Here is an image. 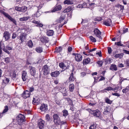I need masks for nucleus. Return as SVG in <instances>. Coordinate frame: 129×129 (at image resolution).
Masks as SVG:
<instances>
[{"label": "nucleus", "instance_id": "6ab92c4d", "mask_svg": "<svg viewBox=\"0 0 129 129\" xmlns=\"http://www.w3.org/2000/svg\"><path fill=\"white\" fill-rule=\"evenodd\" d=\"M93 113L94 116L96 117H99L100 115V112L98 110L94 111L93 112Z\"/></svg>", "mask_w": 129, "mask_h": 129}, {"label": "nucleus", "instance_id": "cd10ccee", "mask_svg": "<svg viewBox=\"0 0 129 129\" xmlns=\"http://www.w3.org/2000/svg\"><path fill=\"white\" fill-rule=\"evenodd\" d=\"M27 45L29 47H31L33 46V44L32 41L30 40L28 41Z\"/></svg>", "mask_w": 129, "mask_h": 129}, {"label": "nucleus", "instance_id": "3c124183", "mask_svg": "<svg viewBox=\"0 0 129 129\" xmlns=\"http://www.w3.org/2000/svg\"><path fill=\"white\" fill-rule=\"evenodd\" d=\"M85 5H86V6H84L83 5H79L78 6V8H86L87 6V5L86 4H85Z\"/></svg>", "mask_w": 129, "mask_h": 129}, {"label": "nucleus", "instance_id": "f257e3e1", "mask_svg": "<svg viewBox=\"0 0 129 129\" xmlns=\"http://www.w3.org/2000/svg\"><path fill=\"white\" fill-rule=\"evenodd\" d=\"M0 12L2 14H3L7 18L11 21L13 23L15 24H16V20L14 18H12L9 14L5 12L2 10H0Z\"/></svg>", "mask_w": 129, "mask_h": 129}, {"label": "nucleus", "instance_id": "473e14b6", "mask_svg": "<svg viewBox=\"0 0 129 129\" xmlns=\"http://www.w3.org/2000/svg\"><path fill=\"white\" fill-rule=\"evenodd\" d=\"M115 45H117V46H120L123 47L125 46H124L123 45V44H122L121 43L120 41L117 42H115Z\"/></svg>", "mask_w": 129, "mask_h": 129}, {"label": "nucleus", "instance_id": "c756f323", "mask_svg": "<svg viewBox=\"0 0 129 129\" xmlns=\"http://www.w3.org/2000/svg\"><path fill=\"white\" fill-rule=\"evenodd\" d=\"M27 8L26 7L24 6L21 7V12H25L27 10Z\"/></svg>", "mask_w": 129, "mask_h": 129}, {"label": "nucleus", "instance_id": "680f3d73", "mask_svg": "<svg viewBox=\"0 0 129 129\" xmlns=\"http://www.w3.org/2000/svg\"><path fill=\"white\" fill-rule=\"evenodd\" d=\"M112 94L113 95L116 96H120V95L117 93H112Z\"/></svg>", "mask_w": 129, "mask_h": 129}, {"label": "nucleus", "instance_id": "e2e57ef3", "mask_svg": "<svg viewBox=\"0 0 129 129\" xmlns=\"http://www.w3.org/2000/svg\"><path fill=\"white\" fill-rule=\"evenodd\" d=\"M34 90V88L32 87H30L29 88V91L30 92H32Z\"/></svg>", "mask_w": 129, "mask_h": 129}, {"label": "nucleus", "instance_id": "2eb2a0df", "mask_svg": "<svg viewBox=\"0 0 129 129\" xmlns=\"http://www.w3.org/2000/svg\"><path fill=\"white\" fill-rule=\"evenodd\" d=\"M75 59L76 61H80L82 60V56L79 54H77V55L75 57Z\"/></svg>", "mask_w": 129, "mask_h": 129}, {"label": "nucleus", "instance_id": "13d9d810", "mask_svg": "<svg viewBox=\"0 0 129 129\" xmlns=\"http://www.w3.org/2000/svg\"><path fill=\"white\" fill-rule=\"evenodd\" d=\"M96 48H94L91 49L89 50V51H88V52H92L93 51H95L96 50Z\"/></svg>", "mask_w": 129, "mask_h": 129}, {"label": "nucleus", "instance_id": "72a5a7b5", "mask_svg": "<svg viewBox=\"0 0 129 129\" xmlns=\"http://www.w3.org/2000/svg\"><path fill=\"white\" fill-rule=\"evenodd\" d=\"M105 101L108 104H111L112 103V101L110 100L108 98L105 99Z\"/></svg>", "mask_w": 129, "mask_h": 129}, {"label": "nucleus", "instance_id": "dca6fc26", "mask_svg": "<svg viewBox=\"0 0 129 129\" xmlns=\"http://www.w3.org/2000/svg\"><path fill=\"white\" fill-rule=\"evenodd\" d=\"M2 49L5 52L7 53L8 54H9L10 53V52L9 51L7 50V49L10 50H12V48L8 46H6V48L4 47L3 48H2Z\"/></svg>", "mask_w": 129, "mask_h": 129}, {"label": "nucleus", "instance_id": "58836bf2", "mask_svg": "<svg viewBox=\"0 0 129 129\" xmlns=\"http://www.w3.org/2000/svg\"><path fill=\"white\" fill-rule=\"evenodd\" d=\"M10 61V58L9 57H6L5 59V61L6 63H8Z\"/></svg>", "mask_w": 129, "mask_h": 129}, {"label": "nucleus", "instance_id": "a878e982", "mask_svg": "<svg viewBox=\"0 0 129 129\" xmlns=\"http://www.w3.org/2000/svg\"><path fill=\"white\" fill-rule=\"evenodd\" d=\"M10 80L9 78H5V79H3V82L5 84H7L8 83L9 81Z\"/></svg>", "mask_w": 129, "mask_h": 129}, {"label": "nucleus", "instance_id": "9b49d317", "mask_svg": "<svg viewBox=\"0 0 129 129\" xmlns=\"http://www.w3.org/2000/svg\"><path fill=\"white\" fill-rule=\"evenodd\" d=\"M40 109V110L42 111L45 112L47 111L48 110V108L47 104H43L41 106Z\"/></svg>", "mask_w": 129, "mask_h": 129}, {"label": "nucleus", "instance_id": "69168bd1", "mask_svg": "<svg viewBox=\"0 0 129 129\" xmlns=\"http://www.w3.org/2000/svg\"><path fill=\"white\" fill-rule=\"evenodd\" d=\"M57 51L58 52H60L61 51V48L60 47H59V48H57Z\"/></svg>", "mask_w": 129, "mask_h": 129}, {"label": "nucleus", "instance_id": "412c9836", "mask_svg": "<svg viewBox=\"0 0 129 129\" xmlns=\"http://www.w3.org/2000/svg\"><path fill=\"white\" fill-rule=\"evenodd\" d=\"M90 62V59L89 58H87L86 59H84L83 63L84 64H86L89 63Z\"/></svg>", "mask_w": 129, "mask_h": 129}, {"label": "nucleus", "instance_id": "aec40b11", "mask_svg": "<svg viewBox=\"0 0 129 129\" xmlns=\"http://www.w3.org/2000/svg\"><path fill=\"white\" fill-rule=\"evenodd\" d=\"M110 69L112 71H117V69L116 66L115 64H112L111 66Z\"/></svg>", "mask_w": 129, "mask_h": 129}, {"label": "nucleus", "instance_id": "338daca9", "mask_svg": "<svg viewBox=\"0 0 129 129\" xmlns=\"http://www.w3.org/2000/svg\"><path fill=\"white\" fill-rule=\"evenodd\" d=\"M124 52L127 54H129V51H127L125 50L124 49L123 50Z\"/></svg>", "mask_w": 129, "mask_h": 129}, {"label": "nucleus", "instance_id": "37998d69", "mask_svg": "<svg viewBox=\"0 0 129 129\" xmlns=\"http://www.w3.org/2000/svg\"><path fill=\"white\" fill-rule=\"evenodd\" d=\"M103 63V61H99L97 62V63L99 65L100 67L102 66Z\"/></svg>", "mask_w": 129, "mask_h": 129}, {"label": "nucleus", "instance_id": "864d4df0", "mask_svg": "<svg viewBox=\"0 0 129 129\" xmlns=\"http://www.w3.org/2000/svg\"><path fill=\"white\" fill-rule=\"evenodd\" d=\"M108 52L109 54H110L112 52V49L110 47L108 48Z\"/></svg>", "mask_w": 129, "mask_h": 129}, {"label": "nucleus", "instance_id": "de8ad7c7", "mask_svg": "<svg viewBox=\"0 0 129 129\" xmlns=\"http://www.w3.org/2000/svg\"><path fill=\"white\" fill-rule=\"evenodd\" d=\"M38 23H37V25H36L37 26H39V27H42L43 26V25L42 24L40 23V21H38Z\"/></svg>", "mask_w": 129, "mask_h": 129}, {"label": "nucleus", "instance_id": "4be33fe9", "mask_svg": "<svg viewBox=\"0 0 129 129\" xmlns=\"http://www.w3.org/2000/svg\"><path fill=\"white\" fill-rule=\"evenodd\" d=\"M30 17L29 16L24 17L22 18H20L19 19V20L21 21H25L28 20Z\"/></svg>", "mask_w": 129, "mask_h": 129}, {"label": "nucleus", "instance_id": "6e6d98bb", "mask_svg": "<svg viewBox=\"0 0 129 129\" xmlns=\"http://www.w3.org/2000/svg\"><path fill=\"white\" fill-rule=\"evenodd\" d=\"M55 102L56 104L59 105L60 104V100H57L55 101Z\"/></svg>", "mask_w": 129, "mask_h": 129}, {"label": "nucleus", "instance_id": "8fccbe9b", "mask_svg": "<svg viewBox=\"0 0 129 129\" xmlns=\"http://www.w3.org/2000/svg\"><path fill=\"white\" fill-rule=\"evenodd\" d=\"M69 80L70 81H73L74 80L73 76H71L69 78Z\"/></svg>", "mask_w": 129, "mask_h": 129}, {"label": "nucleus", "instance_id": "c85d7f7f", "mask_svg": "<svg viewBox=\"0 0 129 129\" xmlns=\"http://www.w3.org/2000/svg\"><path fill=\"white\" fill-rule=\"evenodd\" d=\"M111 59L109 58H107L105 60V62L106 64L107 63H111Z\"/></svg>", "mask_w": 129, "mask_h": 129}, {"label": "nucleus", "instance_id": "c9c22d12", "mask_svg": "<svg viewBox=\"0 0 129 129\" xmlns=\"http://www.w3.org/2000/svg\"><path fill=\"white\" fill-rule=\"evenodd\" d=\"M41 15V13H40L38 11L34 15V16L36 17H39Z\"/></svg>", "mask_w": 129, "mask_h": 129}, {"label": "nucleus", "instance_id": "0eeeda50", "mask_svg": "<svg viewBox=\"0 0 129 129\" xmlns=\"http://www.w3.org/2000/svg\"><path fill=\"white\" fill-rule=\"evenodd\" d=\"M30 93L29 91L25 90L23 93L22 95L23 97L26 99L27 97H29L30 95Z\"/></svg>", "mask_w": 129, "mask_h": 129}, {"label": "nucleus", "instance_id": "4c0bfd02", "mask_svg": "<svg viewBox=\"0 0 129 129\" xmlns=\"http://www.w3.org/2000/svg\"><path fill=\"white\" fill-rule=\"evenodd\" d=\"M54 31L53 30H49V36H52L54 34Z\"/></svg>", "mask_w": 129, "mask_h": 129}, {"label": "nucleus", "instance_id": "f3484780", "mask_svg": "<svg viewBox=\"0 0 129 129\" xmlns=\"http://www.w3.org/2000/svg\"><path fill=\"white\" fill-rule=\"evenodd\" d=\"M44 121L42 120L38 123V125L40 129H42L44 128Z\"/></svg>", "mask_w": 129, "mask_h": 129}, {"label": "nucleus", "instance_id": "bf43d9fd", "mask_svg": "<svg viewBox=\"0 0 129 129\" xmlns=\"http://www.w3.org/2000/svg\"><path fill=\"white\" fill-rule=\"evenodd\" d=\"M102 18L101 17H99L95 19L96 20L95 21H101L102 20Z\"/></svg>", "mask_w": 129, "mask_h": 129}, {"label": "nucleus", "instance_id": "e433bc0d", "mask_svg": "<svg viewBox=\"0 0 129 129\" xmlns=\"http://www.w3.org/2000/svg\"><path fill=\"white\" fill-rule=\"evenodd\" d=\"M65 99L69 102V104H71L72 103V100L69 98H67Z\"/></svg>", "mask_w": 129, "mask_h": 129}, {"label": "nucleus", "instance_id": "f8f14e48", "mask_svg": "<svg viewBox=\"0 0 129 129\" xmlns=\"http://www.w3.org/2000/svg\"><path fill=\"white\" fill-rule=\"evenodd\" d=\"M29 68L31 75L34 76L36 74V70L35 68L32 67H29Z\"/></svg>", "mask_w": 129, "mask_h": 129}, {"label": "nucleus", "instance_id": "20e7f679", "mask_svg": "<svg viewBox=\"0 0 129 129\" xmlns=\"http://www.w3.org/2000/svg\"><path fill=\"white\" fill-rule=\"evenodd\" d=\"M93 32L94 34L97 37L100 38L101 40L102 39V38L101 36V32L99 29L97 28L95 29Z\"/></svg>", "mask_w": 129, "mask_h": 129}, {"label": "nucleus", "instance_id": "ddd939ff", "mask_svg": "<svg viewBox=\"0 0 129 129\" xmlns=\"http://www.w3.org/2000/svg\"><path fill=\"white\" fill-rule=\"evenodd\" d=\"M19 40L21 41L20 43H22L25 40L26 37L25 34L24 33L21 34L19 36Z\"/></svg>", "mask_w": 129, "mask_h": 129}, {"label": "nucleus", "instance_id": "052dcab7", "mask_svg": "<svg viewBox=\"0 0 129 129\" xmlns=\"http://www.w3.org/2000/svg\"><path fill=\"white\" fill-rule=\"evenodd\" d=\"M128 30V28H126V29H125L124 30H123L122 31V34H123L127 32Z\"/></svg>", "mask_w": 129, "mask_h": 129}, {"label": "nucleus", "instance_id": "b1692460", "mask_svg": "<svg viewBox=\"0 0 129 129\" xmlns=\"http://www.w3.org/2000/svg\"><path fill=\"white\" fill-rule=\"evenodd\" d=\"M64 3L65 4L72 5L73 3L71 0H66L64 1Z\"/></svg>", "mask_w": 129, "mask_h": 129}, {"label": "nucleus", "instance_id": "6e6552de", "mask_svg": "<svg viewBox=\"0 0 129 129\" xmlns=\"http://www.w3.org/2000/svg\"><path fill=\"white\" fill-rule=\"evenodd\" d=\"M112 20L110 19H107L103 22V24L107 26H110L112 25Z\"/></svg>", "mask_w": 129, "mask_h": 129}, {"label": "nucleus", "instance_id": "39448f33", "mask_svg": "<svg viewBox=\"0 0 129 129\" xmlns=\"http://www.w3.org/2000/svg\"><path fill=\"white\" fill-rule=\"evenodd\" d=\"M11 35L9 32L5 31L3 34V38H4L5 41L8 40L10 38Z\"/></svg>", "mask_w": 129, "mask_h": 129}, {"label": "nucleus", "instance_id": "9d476101", "mask_svg": "<svg viewBox=\"0 0 129 129\" xmlns=\"http://www.w3.org/2000/svg\"><path fill=\"white\" fill-rule=\"evenodd\" d=\"M22 78L23 81H26L27 78V73L26 71H23L22 72Z\"/></svg>", "mask_w": 129, "mask_h": 129}, {"label": "nucleus", "instance_id": "c03bdc74", "mask_svg": "<svg viewBox=\"0 0 129 129\" xmlns=\"http://www.w3.org/2000/svg\"><path fill=\"white\" fill-rule=\"evenodd\" d=\"M68 111L66 110H64L63 112V115L65 116H67L68 115Z\"/></svg>", "mask_w": 129, "mask_h": 129}, {"label": "nucleus", "instance_id": "393cba45", "mask_svg": "<svg viewBox=\"0 0 129 129\" xmlns=\"http://www.w3.org/2000/svg\"><path fill=\"white\" fill-rule=\"evenodd\" d=\"M69 90L70 91H73L74 88V85L73 84H70L69 86Z\"/></svg>", "mask_w": 129, "mask_h": 129}, {"label": "nucleus", "instance_id": "423d86ee", "mask_svg": "<svg viewBox=\"0 0 129 129\" xmlns=\"http://www.w3.org/2000/svg\"><path fill=\"white\" fill-rule=\"evenodd\" d=\"M59 66L60 68H62L63 69H64V70L68 69L69 67L67 64L63 63H60Z\"/></svg>", "mask_w": 129, "mask_h": 129}, {"label": "nucleus", "instance_id": "5701e85b", "mask_svg": "<svg viewBox=\"0 0 129 129\" xmlns=\"http://www.w3.org/2000/svg\"><path fill=\"white\" fill-rule=\"evenodd\" d=\"M124 55V54L123 53L120 54H117L114 55V57L115 58L119 57L120 58H122Z\"/></svg>", "mask_w": 129, "mask_h": 129}, {"label": "nucleus", "instance_id": "2f4dec72", "mask_svg": "<svg viewBox=\"0 0 129 129\" xmlns=\"http://www.w3.org/2000/svg\"><path fill=\"white\" fill-rule=\"evenodd\" d=\"M90 39L92 42H96V39L93 37L92 36H91L89 37Z\"/></svg>", "mask_w": 129, "mask_h": 129}, {"label": "nucleus", "instance_id": "a211bd4d", "mask_svg": "<svg viewBox=\"0 0 129 129\" xmlns=\"http://www.w3.org/2000/svg\"><path fill=\"white\" fill-rule=\"evenodd\" d=\"M59 74V71H55L51 73V75L52 77H55L57 76Z\"/></svg>", "mask_w": 129, "mask_h": 129}, {"label": "nucleus", "instance_id": "5fc2aeb1", "mask_svg": "<svg viewBox=\"0 0 129 129\" xmlns=\"http://www.w3.org/2000/svg\"><path fill=\"white\" fill-rule=\"evenodd\" d=\"M94 81L92 84L93 86L94 85V84H95V83H96L97 82V81L98 79V78L97 79H96L95 77H94Z\"/></svg>", "mask_w": 129, "mask_h": 129}, {"label": "nucleus", "instance_id": "4d7b16f0", "mask_svg": "<svg viewBox=\"0 0 129 129\" xmlns=\"http://www.w3.org/2000/svg\"><path fill=\"white\" fill-rule=\"evenodd\" d=\"M96 54L98 55L100 57L102 56L101 52V51H100L99 52L96 53Z\"/></svg>", "mask_w": 129, "mask_h": 129}, {"label": "nucleus", "instance_id": "bb28decb", "mask_svg": "<svg viewBox=\"0 0 129 129\" xmlns=\"http://www.w3.org/2000/svg\"><path fill=\"white\" fill-rule=\"evenodd\" d=\"M36 50L37 52L39 53H41L42 52L43 50L42 48L40 47L36 48Z\"/></svg>", "mask_w": 129, "mask_h": 129}, {"label": "nucleus", "instance_id": "79ce46f5", "mask_svg": "<svg viewBox=\"0 0 129 129\" xmlns=\"http://www.w3.org/2000/svg\"><path fill=\"white\" fill-rule=\"evenodd\" d=\"M17 35L15 33H13L12 36V39H15L17 37Z\"/></svg>", "mask_w": 129, "mask_h": 129}, {"label": "nucleus", "instance_id": "f03ea898", "mask_svg": "<svg viewBox=\"0 0 129 129\" xmlns=\"http://www.w3.org/2000/svg\"><path fill=\"white\" fill-rule=\"evenodd\" d=\"M25 118L24 116L21 114H19L18 115L17 117V119L19 124H21L24 121Z\"/></svg>", "mask_w": 129, "mask_h": 129}, {"label": "nucleus", "instance_id": "4468645a", "mask_svg": "<svg viewBox=\"0 0 129 129\" xmlns=\"http://www.w3.org/2000/svg\"><path fill=\"white\" fill-rule=\"evenodd\" d=\"M43 70L44 72V74L46 75L48 74V67L47 65H45L43 67Z\"/></svg>", "mask_w": 129, "mask_h": 129}, {"label": "nucleus", "instance_id": "7c9ffc66", "mask_svg": "<svg viewBox=\"0 0 129 129\" xmlns=\"http://www.w3.org/2000/svg\"><path fill=\"white\" fill-rule=\"evenodd\" d=\"M40 40L42 43H48V41L46 39L45 37H42L41 38Z\"/></svg>", "mask_w": 129, "mask_h": 129}, {"label": "nucleus", "instance_id": "ea45409f", "mask_svg": "<svg viewBox=\"0 0 129 129\" xmlns=\"http://www.w3.org/2000/svg\"><path fill=\"white\" fill-rule=\"evenodd\" d=\"M8 107L7 106H6L5 107V109H4L3 113L2 114L4 113H5L6 112H7L8 110Z\"/></svg>", "mask_w": 129, "mask_h": 129}, {"label": "nucleus", "instance_id": "a19ab883", "mask_svg": "<svg viewBox=\"0 0 129 129\" xmlns=\"http://www.w3.org/2000/svg\"><path fill=\"white\" fill-rule=\"evenodd\" d=\"M109 113V112L108 110L106 108V109H104V111L103 112V113L104 114L106 115L107 114Z\"/></svg>", "mask_w": 129, "mask_h": 129}, {"label": "nucleus", "instance_id": "0e129e2a", "mask_svg": "<svg viewBox=\"0 0 129 129\" xmlns=\"http://www.w3.org/2000/svg\"><path fill=\"white\" fill-rule=\"evenodd\" d=\"M119 7L120 9V10H123L124 9V6H122V5H119Z\"/></svg>", "mask_w": 129, "mask_h": 129}, {"label": "nucleus", "instance_id": "774afa93", "mask_svg": "<svg viewBox=\"0 0 129 129\" xmlns=\"http://www.w3.org/2000/svg\"><path fill=\"white\" fill-rule=\"evenodd\" d=\"M124 67L123 66V64H122V63H120L118 64V67Z\"/></svg>", "mask_w": 129, "mask_h": 129}, {"label": "nucleus", "instance_id": "a18cd8bd", "mask_svg": "<svg viewBox=\"0 0 129 129\" xmlns=\"http://www.w3.org/2000/svg\"><path fill=\"white\" fill-rule=\"evenodd\" d=\"M113 88L111 87H107L106 89H105L104 90H106L108 91L112 90Z\"/></svg>", "mask_w": 129, "mask_h": 129}, {"label": "nucleus", "instance_id": "f704fd0d", "mask_svg": "<svg viewBox=\"0 0 129 129\" xmlns=\"http://www.w3.org/2000/svg\"><path fill=\"white\" fill-rule=\"evenodd\" d=\"M96 125L95 124H93L90 126L89 128V129H95L96 127Z\"/></svg>", "mask_w": 129, "mask_h": 129}, {"label": "nucleus", "instance_id": "09e8293b", "mask_svg": "<svg viewBox=\"0 0 129 129\" xmlns=\"http://www.w3.org/2000/svg\"><path fill=\"white\" fill-rule=\"evenodd\" d=\"M15 9L18 11L21 12V7H19L18 6H16L15 7Z\"/></svg>", "mask_w": 129, "mask_h": 129}, {"label": "nucleus", "instance_id": "1a4fd4ad", "mask_svg": "<svg viewBox=\"0 0 129 129\" xmlns=\"http://www.w3.org/2000/svg\"><path fill=\"white\" fill-rule=\"evenodd\" d=\"M61 6L60 5H56L54 7V8L51 11V12H55L60 10L61 9Z\"/></svg>", "mask_w": 129, "mask_h": 129}, {"label": "nucleus", "instance_id": "49530a36", "mask_svg": "<svg viewBox=\"0 0 129 129\" xmlns=\"http://www.w3.org/2000/svg\"><path fill=\"white\" fill-rule=\"evenodd\" d=\"M128 91V89L127 88L124 89L122 90V92L123 93H126Z\"/></svg>", "mask_w": 129, "mask_h": 129}, {"label": "nucleus", "instance_id": "7ed1b4c3", "mask_svg": "<svg viewBox=\"0 0 129 129\" xmlns=\"http://www.w3.org/2000/svg\"><path fill=\"white\" fill-rule=\"evenodd\" d=\"M54 121L56 124H58L60 123V119L58 116L57 114H54L53 116Z\"/></svg>", "mask_w": 129, "mask_h": 129}, {"label": "nucleus", "instance_id": "603ef678", "mask_svg": "<svg viewBox=\"0 0 129 129\" xmlns=\"http://www.w3.org/2000/svg\"><path fill=\"white\" fill-rule=\"evenodd\" d=\"M72 8L71 7H68L66 9V12H68L70 11L71 10Z\"/></svg>", "mask_w": 129, "mask_h": 129}]
</instances>
